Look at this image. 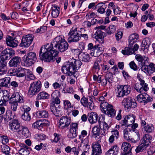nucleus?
<instances>
[{"instance_id":"obj_1","label":"nucleus","mask_w":155,"mask_h":155,"mask_svg":"<svg viewBox=\"0 0 155 155\" xmlns=\"http://www.w3.org/2000/svg\"><path fill=\"white\" fill-rule=\"evenodd\" d=\"M62 35L54 38L50 44H47L41 48L39 52L40 60L46 62L53 61L54 58L58 55L59 51L63 52L67 50L68 44Z\"/></svg>"},{"instance_id":"obj_2","label":"nucleus","mask_w":155,"mask_h":155,"mask_svg":"<svg viewBox=\"0 0 155 155\" xmlns=\"http://www.w3.org/2000/svg\"><path fill=\"white\" fill-rule=\"evenodd\" d=\"M82 64V63L80 60L72 58L69 60L66 65L62 66L61 71L63 73L71 76L74 74Z\"/></svg>"},{"instance_id":"obj_3","label":"nucleus","mask_w":155,"mask_h":155,"mask_svg":"<svg viewBox=\"0 0 155 155\" xmlns=\"http://www.w3.org/2000/svg\"><path fill=\"white\" fill-rule=\"evenodd\" d=\"M10 129L13 132L21 133L23 136L26 137L27 134H28V128L22 126L17 119L12 120L11 122L9 124Z\"/></svg>"},{"instance_id":"obj_4","label":"nucleus","mask_w":155,"mask_h":155,"mask_svg":"<svg viewBox=\"0 0 155 155\" xmlns=\"http://www.w3.org/2000/svg\"><path fill=\"white\" fill-rule=\"evenodd\" d=\"M152 137L149 134H146L143 135L141 140V143L136 148L135 151L137 153L142 152L147 148L151 143Z\"/></svg>"},{"instance_id":"obj_5","label":"nucleus","mask_w":155,"mask_h":155,"mask_svg":"<svg viewBox=\"0 0 155 155\" xmlns=\"http://www.w3.org/2000/svg\"><path fill=\"white\" fill-rule=\"evenodd\" d=\"M41 84L40 81L32 83L30 85L28 92L29 96L31 97L37 94L41 90Z\"/></svg>"},{"instance_id":"obj_6","label":"nucleus","mask_w":155,"mask_h":155,"mask_svg":"<svg viewBox=\"0 0 155 155\" xmlns=\"http://www.w3.org/2000/svg\"><path fill=\"white\" fill-rule=\"evenodd\" d=\"M101 110L103 112L111 117H114L116 114V111L113 108V106L108 103L106 102L101 103L100 105Z\"/></svg>"},{"instance_id":"obj_7","label":"nucleus","mask_w":155,"mask_h":155,"mask_svg":"<svg viewBox=\"0 0 155 155\" xmlns=\"http://www.w3.org/2000/svg\"><path fill=\"white\" fill-rule=\"evenodd\" d=\"M117 96L118 97H123L127 96L130 93V87L128 85H119L117 87Z\"/></svg>"},{"instance_id":"obj_8","label":"nucleus","mask_w":155,"mask_h":155,"mask_svg":"<svg viewBox=\"0 0 155 155\" xmlns=\"http://www.w3.org/2000/svg\"><path fill=\"white\" fill-rule=\"evenodd\" d=\"M22 60L28 66H31L37 60L36 54L34 52H30L25 55Z\"/></svg>"},{"instance_id":"obj_9","label":"nucleus","mask_w":155,"mask_h":155,"mask_svg":"<svg viewBox=\"0 0 155 155\" xmlns=\"http://www.w3.org/2000/svg\"><path fill=\"white\" fill-rule=\"evenodd\" d=\"M69 36L68 39V42H76L79 41L81 38V34H79L77 30V28L71 29L68 34Z\"/></svg>"},{"instance_id":"obj_10","label":"nucleus","mask_w":155,"mask_h":155,"mask_svg":"<svg viewBox=\"0 0 155 155\" xmlns=\"http://www.w3.org/2000/svg\"><path fill=\"white\" fill-rule=\"evenodd\" d=\"M122 104L127 110H129L131 108H134L137 105V103L133 101L132 98L129 96L124 99Z\"/></svg>"},{"instance_id":"obj_11","label":"nucleus","mask_w":155,"mask_h":155,"mask_svg":"<svg viewBox=\"0 0 155 155\" xmlns=\"http://www.w3.org/2000/svg\"><path fill=\"white\" fill-rule=\"evenodd\" d=\"M92 99L90 96L87 97L84 96L81 99V103L84 107L92 110L94 108V104Z\"/></svg>"},{"instance_id":"obj_12","label":"nucleus","mask_w":155,"mask_h":155,"mask_svg":"<svg viewBox=\"0 0 155 155\" xmlns=\"http://www.w3.org/2000/svg\"><path fill=\"white\" fill-rule=\"evenodd\" d=\"M135 118L133 115H129L125 116L124 120L120 121V127H128L130 125H132L135 122Z\"/></svg>"},{"instance_id":"obj_13","label":"nucleus","mask_w":155,"mask_h":155,"mask_svg":"<svg viewBox=\"0 0 155 155\" xmlns=\"http://www.w3.org/2000/svg\"><path fill=\"white\" fill-rule=\"evenodd\" d=\"M34 38V35L30 34L23 36L19 46L21 47H28L33 41Z\"/></svg>"},{"instance_id":"obj_14","label":"nucleus","mask_w":155,"mask_h":155,"mask_svg":"<svg viewBox=\"0 0 155 155\" xmlns=\"http://www.w3.org/2000/svg\"><path fill=\"white\" fill-rule=\"evenodd\" d=\"M78 124L77 123L70 124V129L68 136L69 138H74L77 135Z\"/></svg>"},{"instance_id":"obj_15","label":"nucleus","mask_w":155,"mask_h":155,"mask_svg":"<svg viewBox=\"0 0 155 155\" xmlns=\"http://www.w3.org/2000/svg\"><path fill=\"white\" fill-rule=\"evenodd\" d=\"M71 120L67 116H62L59 121L58 127L60 129H64L67 128L70 124Z\"/></svg>"},{"instance_id":"obj_16","label":"nucleus","mask_w":155,"mask_h":155,"mask_svg":"<svg viewBox=\"0 0 155 155\" xmlns=\"http://www.w3.org/2000/svg\"><path fill=\"white\" fill-rule=\"evenodd\" d=\"M15 54V51L12 48H7L5 49L1 53V57L4 60L10 59L11 57Z\"/></svg>"},{"instance_id":"obj_17","label":"nucleus","mask_w":155,"mask_h":155,"mask_svg":"<svg viewBox=\"0 0 155 155\" xmlns=\"http://www.w3.org/2000/svg\"><path fill=\"white\" fill-rule=\"evenodd\" d=\"M137 101L139 102H143L144 105L152 101V98L147 94H140L137 96Z\"/></svg>"},{"instance_id":"obj_18","label":"nucleus","mask_w":155,"mask_h":155,"mask_svg":"<svg viewBox=\"0 0 155 155\" xmlns=\"http://www.w3.org/2000/svg\"><path fill=\"white\" fill-rule=\"evenodd\" d=\"M10 101H13L14 102L18 103H23L24 101L23 99V97L21 94L18 92H14L9 98Z\"/></svg>"},{"instance_id":"obj_19","label":"nucleus","mask_w":155,"mask_h":155,"mask_svg":"<svg viewBox=\"0 0 155 155\" xmlns=\"http://www.w3.org/2000/svg\"><path fill=\"white\" fill-rule=\"evenodd\" d=\"M104 120V118L103 117L101 116L99 117L98 120L99 126L101 127V126H103L102 129L103 133H102V134L104 135H105L107 133L108 131V129L109 127Z\"/></svg>"},{"instance_id":"obj_20","label":"nucleus","mask_w":155,"mask_h":155,"mask_svg":"<svg viewBox=\"0 0 155 155\" xmlns=\"http://www.w3.org/2000/svg\"><path fill=\"white\" fill-rule=\"evenodd\" d=\"M6 43L8 46L14 48L17 46L18 41L15 38L7 35L6 38Z\"/></svg>"},{"instance_id":"obj_21","label":"nucleus","mask_w":155,"mask_h":155,"mask_svg":"<svg viewBox=\"0 0 155 155\" xmlns=\"http://www.w3.org/2000/svg\"><path fill=\"white\" fill-rule=\"evenodd\" d=\"M50 109L51 112L56 116L59 117L61 115V110L59 107V105H55V104L51 103Z\"/></svg>"},{"instance_id":"obj_22","label":"nucleus","mask_w":155,"mask_h":155,"mask_svg":"<svg viewBox=\"0 0 155 155\" xmlns=\"http://www.w3.org/2000/svg\"><path fill=\"white\" fill-rule=\"evenodd\" d=\"M94 49L90 53L91 55L92 56L97 57L102 54L104 50V48L99 45H95Z\"/></svg>"},{"instance_id":"obj_23","label":"nucleus","mask_w":155,"mask_h":155,"mask_svg":"<svg viewBox=\"0 0 155 155\" xmlns=\"http://www.w3.org/2000/svg\"><path fill=\"white\" fill-rule=\"evenodd\" d=\"M92 155H101L102 152L101 147L100 144L95 142L93 144L92 147Z\"/></svg>"},{"instance_id":"obj_24","label":"nucleus","mask_w":155,"mask_h":155,"mask_svg":"<svg viewBox=\"0 0 155 155\" xmlns=\"http://www.w3.org/2000/svg\"><path fill=\"white\" fill-rule=\"evenodd\" d=\"M21 58L19 56H14L9 61L8 64L11 67H16L20 63Z\"/></svg>"},{"instance_id":"obj_25","label":"nucleus","mask_w":155,"mask_h":155,"mask_svg":"<svg viewBox=\"0 0 155 155\" xmlns=\"http://www.w3.org/2000/svg\"><path fill=\"white\" fill-rule=\"evenodd\" d=\"M5 60L2 57H0V75L6 74L7 71L5 68L6 63Z\"/></svg>"},{"instance_id":"obj_26","label":"nucleus","mask_w":155,"mask_h":155,"mask_svg":"<svg viewBox=\"0 0 155 155\" xmlns=\"http://www.w3.org/2000/svg\"><path fill=\"white\" fill-rule=\"evenodd\" d=\"M87 118L90 123L91 124L96 123L98 120V115L96 113L91 112L88 114Z\"/></svg>"},{"instance_id":"obj_27","label":"nucleus","mask_w":155,"mask_h":155,"mask_svg":"<svg viewBox=\"0 0 155 155\" xmlns=\"http://www.w3.org/2000/svg\"><path fill=\"white\" fill-rule=\"evenodd\" d=\"M49 122H43L41 120H39L34 123L32 124V126L34 128H37L39 129L40 127H43L49 126Z\"/></svg>"},{"instance_id":"obj_28","label":"nucleus","mask_w":155,"mask_h":155,"mask_svg":"<svg viewBox=\"0 0 155 155\" xmlns=\"http://www.w3.org/2000/svg\"><path fill=\"white\" fill-rule=\"evenodd\" d=\"M50 94L45 91H42L39 92L37 95V101L48 99L50 97Z\"/></svg>"},{"instance_id":"obj_29","label":"nucleus","mask_w":155,"mask_h":155,"mask_svg":"<svg viewBox=\"0 0 155 155\" xmlns=\"http://www.w3.org/2000/svg\"><path fill=\"white\" fill-rule=\"evenodd\" d=\"M51 15L53 17L56 18L59 15L60 11V8L56 5H53L51 8Z\"/></svg>"},{"instance_id":"obj_30","label":"nucleus","mask_w":155,"mask_h":155,"mask_svg":"<svg viewBox=\"0 0 155 155\" xmlns=\"http://www.w3.org/2000/svg\"><path fill=\"white\" fill-rule=\"evenodd\" d=\"M124 137V139L129 141L131 138L132 132L128 127H126L123 130Z\"/></svg>"},{"instance_id":"obj_31","label":"nucleus","mask_w":155,"mask_h":155,"mask_svg":"<svg viewBox=\"0 0 155 155\" xmlns=\"http://www.w3.org/2000/svg\"><path fill=\"white\" fill-rule=\"evenodd\" d=\"M139 37L138 35L136 33L131 35L130 36L128 40L129 45L130 46H132L135 42L137 41L139 39Z\"/></svg>"},{"instance_id":"obj_32","label":"nucleus","mask_w":155,"mask_h":155,"mask_svg":"<svg viewBox=\"0 0 155 155\" xmlns=\"http://www.w3.org/2000/svg\"><path fill=\"white\" fill-rule=\"evenodd\" d=\"M94 36H95L96 39H97L99 42H100V43L103 42V38L104 37V32L101 30L98 29L94 35Z\"/></svg>"},{"instance_id":"obj_33","label":"nucleus","mask_w":155,"mask_h":155,"mask_svg":"<svg viewBox=\"0 0 155 155\" xmlns=\"http://www.w3.org/2000/svg\"><path fill=\"white\" fill-rule=\"evenodd\" d=\"M11 78L8 77L0 79V86L2 87H8L10 83Z\"/></svg>"},{"instance_id":"obj_34","label":"nucleus","mask_w":155,"mask_h":155,"mask_svg":"<svg viewBox=\"0 0 155 155\" xmlns=\"http://www.w3.org/2000/svg\"><path fill=\"white\" fill-rule=\"evenodd\" d=\"M101 61V60L99 58H98L95 61L94 65L92 67V71L93 73L96 72L98 73L100 70L99 64Z\"/></svg>"},{"instance_id":"obj_35","label":"nucleus","mask_w":155,"mask_h":155,"mask_svg":"<svg viewBox=\"0 0 155 155\" xmlns=\"http://www.w3.org/2000/svg\"><path fill=\"white\" fill-rule=\"evenodd\" d=\"M82 60L85 62H89L90 60V57L89 54L84 52L78 53L77 54Z\"/></svg>"},{"instance_id":"obj_36","label":"nucleus","mask_w":155,"mask_h":155,"mask_svg":"<svg viewBox=\"0 0 155 155\" xmlns=\"http://www.w3.org/2000/svg\"><path fill=\"white\" fill-rule=\"evenodd\" d=\"M36 115L39 118H46L48 116V113L47 110H43L37 111L36 113Z\"/></svg>"},{"instance_id":"obj_37","label":"nucleus","mask_w":155,"mask_h":155,"mask_svg":"<svg viewBox=\"0 0 155 155\" xmlns=\"http://www.w3.org/2000/svg\"><path fill=\"white\" fill-rule=\"evenodd\" d=\"M135 58L138 61L141 62L143 64H145L148 62V58L145 56H142L140 54H137L136 55Z\"/></svg>"},{"instance_id":"obj_38","label":"nucleus","mask_w":155,"mask_h":155,"mask_svg":"<svg viewBox=\"0 0 155 155\" xmlns=\"http://www.w3.org/2000/svg\"><path fill=\"white\" fill-rule=\"evenodd\" d=\"M119 150V148L117 146H114L108 150L106 155H117Z\"/></svg>"},{"instance_id":"obj_39","label":"nucleus","mask_w":155,"mask_h":155,"mask_svg":"<svg viewBox=\"0 0 155 155\" xmlns=\"http://www.w3.org/2000/svg\"><path fill=\"white\" fill-rule=\"evenodd\" d=\"M131 145L129 143L124 142L122 145L121 149L124 152H131Z\"/></svg>"},{"instance_id":"obj_40","label":"nucleus","mask_w":155,"mask_h":155,"mask_svg":"<svg viewBox=\"0 0 155 155\" xmlns=\"http://www.w3.org/2000/svg\"><path fill=\"white\" fill-rule=\"evenodd\" d=\"M122 53L124 55H129L134 54V51L132 50V46L129 45L128 47H126L124 50H122Z\"/></svg>"},{"instance_id":"obj_41","label":"nucleus","mask_w":155,"mask_h":155,"mask_svg":"<svg viewBox=\"0 0 155 155\" xmlns=\"http://www.w3.org/2000/svg\"><path fill=\"white\" fill-rule=\"evenodd\" d=\"M144 131L147 133H150L153 132L154 130V127L151 124H148L144 126L142 128V131Z\"/></svg>"},{"instance_id":"obj_42","label":"nucleus","mask_w":155,"mask_h":155,"mask_svg":"<svg viewBox=\"0 0 155 155\" xmlns=\"http://www.w3.org/2000/svg\"><path fill=\"white\" fill-rule=\"evenodd\" d=\"M98 8L97 10V12L100 14H103L105 12V8L106 6L102 2L98 3L96 6V8Z\"/></svg>"},{"instance_id":"obj_43","label":"nucleus","mask_w":155,"mask_h":155,"mask_svg":"<svg viewBox=\"0 0 155 155\" xmlns=\"http://www.w3.org/2000/svg\"><path fill=\"white\" fill-rule=\"evenodd\" d=\"M85 48V43L83 42H80L79 43V48L78 49H72L71 51L74 53V54L76 53H80L79 52L80 50L83 51L84 50Z\"/></svg>"},{"instance_id":"obj_44","label":"nucleus","mask_w":155,"mask_h":155,"mask_svg":"<svg viewBox=\"0 0 155 155\" xmlns=\"http://www.w3.org/2000/svg\"><path fill=\"white\" fill-rule=\"evenodd\" d=\"M101 129V127L99 126H99H95L92 128L93 135L94 137H97L100 135Z\"/></svg>"},{"instance_id":"obj_45","label":"nucleus","mask_w":155,"mask_h":155,"mask_svg":"<svg viewBox=\"0 0 155 155\" xmlns=\"http://www.w3.org/2000/svg\"><path fill=\"white\" fill-rule=\"evenodd\" d=\"M9 103L10 105V107L11 111L15 112L17 111L18 105V103L16 102H14L13 101H9Z\"/></svg>"},{"instance_id":"obj_46","label":"nucleus","mask_w":155,"mask_h":155,"mask_svg":"<svg viewBox=\"0 0 155 155\" xmlns=\"http://www.w3.org/2000/svg\"><path fill=\"white\" fill-rule=\"evenodd\" d=\"M10 147L7 145L4 144L1 146V151L3 153L5 154V155H10Z\"/></svg>"},{"instance_id":"obj_47","label":"nucleus","mask_w":155,"mask_h":155,"mask_svg":"<svg viewBox=\"0 0 155 155\" xmlns=\"http://www.w3.org/2000/svg\"><path fill=\"white\" fill-rule=\"evenodd\" d=\"M142 44L143 46L146 49H148L151 44L150 39L148 37H146L142 41Z\"/></svg>"},{"instance_id":"obj_48","label":"nucleus","mask_w":155,"mask_h":155,"mask_svg":"<svg viewBox=\"0 0 155 155\" xmlns=\"http://www.w3.org/2000/svg\"><path fill=\"white\" fill-rule=\"evenodd\" d=\"M25 78L28 81L33 80L35 78V77L32 74V72L29 70H26Z\"/></svg>"},{"instance_id":"obj_49","label":"nucleus","mask_w":155,"mask_h":155,"mask_svg":"<svg viewBox=\"0 0 155 155\" xmlns=\"http://www.w3.org/2000/svg\"><path fill=\"white\" fill-rule=\"evenodd\" d=\"M27 69H25L20 67L18 68L17 71L18 72H20L17 74V76L19 77H22L24 76H26V73Z\"/></svg>"},{"instance_id":"obj_50","label":"nucleus","mask_w":155,"mask_h":155,"mask_svg":"<svg viewBox=\"0 0 155 155\" xmlns=\"http://www.w3.org/2000/svg\"><path fill=\"white\" fill-rule=\"evenodd\" d=\"M116 30V28L115 26L114 25H110L108 28L107 33L109 35H110L114 33Z\"/></svg>"},{"instance_id":"obj_51","label":"nucleus","mask_w":155,"mask_h":155,"mask_svg":"<svg viewBox=\"0 0 155 155\" xmlns=\"http://www.w3.org/2000/svg\"><path fill=\"white\" fill-rule=\"evenodd\" d=\"M81 141L82 145H83V147L84 148L88 149L89 148V146L88 145L89 140L87 138L80 140Z\"/></svg>"},{"instance_id":"obj_52","label":"nucleus","mask_w":155,"mask_h":155,"mask_svg":"<svg viewBox=\"0 0 155 155\" xmlns=\"http://www.w3.org/2000/svg\"><path fill=\"white\" fill-rule=\"evenodd\" d=\"M109 6L112 8L113 9L115 15H117V14H120L121 12V10H120V8L117 7V9L118 10V12H116V10L115 8V5H114V3L113 2H111L109 3Z\"/></svg>"},{"instance_id":"obj_53","label":"nucleus","mask_w":155,"mask_h":155,"mask_svg":"<svg viewBox=\"0 0 155 155\" xmlns=\"http://www.w3.org/2000/svg\"><path fill=\"white\" fill-rule=\"evenodd\" d=\"M22 119L25 121H29L31 119V118L29 113H24L21 116Z\"/></svg>"},{"instance_id":"obj_54","label":"nucleus","mask_w":155,"mask_h":155,"mask_svg":"<svg viewBox=\"0 0 155 155\" xmlns=\"http://www.w3.org/2000/svg\"><path fill=\"white\" fill-rule=\"evenodd\" d=\"M2 92V95L3 97L5 98L6 101H9L10 95L9 92L7 90H4Z\"/></svg>"},{"instance_id":"obj_55","label":"nucleus","mask_w":155,"mask_h":155,"mask_svg":"<svg viewBox=\"0 0 155 155\" xmlns=\"http://www.w3.org/2000/svg\"><path fill=\"white\" fill-rule=\"evenodd\" d=\"M60 97V93L58 90H56L54 91L51 94V98H55L56 97Z\"/></svg>"},{"instance_id":"obj_56","label":"nucleus","mask_w":155,"mask_h":155,"mask_svg":"<svg viewBox=\"0 0 155 155\" xmlns=\"http://www.w3.org/2000/svg\"><path fill=\"white\" fill-rule=\"evenodd\" d=\"M20 155H28L30 152L28 150L20 149L18 151Z\"/></svg>"},{"instance_id":"obj_57","label":"nucleus","mask_w":155,"mask_h":155,"mask_svg":"<svg viewBox=\"0 0 155 155\" xmlns=\"http://www.w3.org/2000/svg\"><path fill=\"white\" fill-rule=\"evenodd\" d=\"M47 29L46 26H41L40 28L36 30L35 32L39 33H42L45 32Z\"/></svg>"},{"instance_id":"obj_58","label":"nucleus","mask_w":155,"mask_h":155,"mask_svg":"<svg viewBox=\"0 0 155 155\" xmlns=\"http://www.w3.org/2000/svg\"><path fill=\"white\" fill-rule=\"evenodd\" d=\"M106 79L109 83H111L113 79L112 74L110 72L107 74L106 75Z\"/></svg>"},{"instance_id":"obj_59","label":"nucleus","mask_w":155,"mask_h":155,"mask_svg":"<svg viewBox=\"0 0 155 155\" xmlns=\"http://www.w3.org/2000/svg\"><path fill=\"white\" fill-rule=\"evenodd\" d=\"M37 139L38 140H44L46 139V136L44 134H38L36 136Z\"/></svg>"},{"instance_id":"obj_60","label":"nucleus","mask_w":155,"mask_h":155,"mask_svg":"<svg viewBox=\"0 0 155 155\" xmlns=\"http://www.w3.org/2000/svg\"><path fill=\"white\" fill-rule=\"evenodd\" d=\"M87 135V132L85 130H84L81 131V134L79 136V139L82 140L86 137Z\"/></svg>"},{"instance_id":"obj_61","label":"nucleus","mask_w":155,"mask_h":155,"mask_svg":"<svg viewBox=\"0 0 155 155\" xmlns=\"http://www.w3.org/2000/svg\"><path fill=\"white\" fill-rule=\"evenodd\" d=\"M64 108L66 109L72 107L71 104L70 102L67 100H65L64 101Z\"/></svg>"},{"instance_id":"obj_62","label":"nucleus","mask_w":155,"mask_h":155,"mask_svg":"<svg viewBox=\"0 0 155 155\" xmlns=\"http://www.w3.org/2000/svg\"><path fill=\"white\" fill-rule=\"evenodd\" d=\"M149 71H151V72H153L155 71V64L152 63H150L149 65H148Z\"/></svg>"},{"instance_id":"obj_63","label":"nucleus","mask_w":155,"mask_h":155,"mask_svg":"<svg viewBox=\"0 0 155 155\" xmlns=\"http://www.w3.org/2000/svg\"><path fill=\"white\" fill-rule=\"evenodd\" d=\"M97 16L96 13L93 12L88 13L86 16V18L87 19H90L92 18L95 17Z\"/></svg>"},{"instance_id":"obj_64","label":"nucleus","mask_w":155,"mask_h":155,"mask_svg":"<svg viewBox=\"0 0 155 155\" xmlns=\"http://www.w3.org/2000/svg\"><path fill=\"white\" fill-rule=\"evenodd\" d=\"M129 65L130 68L134 71L137 70V67L136 64L134 61H132L129 63Z\"/></svg>"}]
</instances>
